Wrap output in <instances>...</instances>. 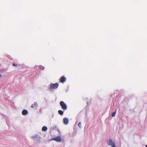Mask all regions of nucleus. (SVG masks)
Segmentation results:
<instances>
[{"label":"nucleus","mask_w":147,"mask_h":147,"mask_svg":"<svg viewBox=\"0 0 147 147\" xmlns=\"http://www.w3.org/2000/svg\"><path fill=\"white\" fill-rule=\"evenodd\" d=\"M13 66H16L17 65V64H15V63H13Z\"/></svg>","instance_id":"13"},{"label":"nucleus","mask_w":147,"mask_h":147,"mask_svg":"<svg viewBox=\"0 0 147 147\" xmlns=\"http://www.w3.org/2000/svg\"><path fill=\"white\" fill-rule=\"evenodd\" d=\"M58 113L60 115H63V111L62 110H59L58 111Z\"/></svg>","instance_id":"9"},{"label":"nucleus","mask_w":147,"mask_h":147,"mask_svg":"<svg viewBox=\"0 0 147 147\" xmlns=\"http://www.w3.org/2000/svg\"><path fill=\"white\" fill-rule=\"evenodd\" d=\"M66 78L63 76H61L59 79V81L61 83H63L66 81Z\"/></svg>","instance_id":"4"},{"label":"nucleus","mask_w":147,"mask_h":147,"mask_svg":"<svg viewBox=\"0 0 147 147\" xmlns=\"http://www.w3.org/2000/svg\"><path fill=\"white\" fill-rule=\"evenodd\" d=\"M1 77V75L0 74V78Z\"/></svg>","instance_id":"14"},{"label":"nucleus","mask_w":147,"mask_h":147,"mask_svg":"<svg viewBox=\"0 0 147 147\" xmlns=\"http://www.w3.org/2000/svg\"><path fill=\"white\" fill-rule=\"evenodd\" d=\"M145 147H147V144L146 146Z\"/></svg>","instance_id":"15"},{"label":"nucleus","mask_w":147,"mask_h":147,"mask_svg":"<svg viewBox=\"0 0 147 147\" xmlns=\"http://www.w3.org/2000/svg\"><path fill=\"white\" fill-rule=\"evenodd\" d=\"M78 127L80 128H81V123L80 122L78 124Z\"/></svg>","instance_id":"11"},{"label":"nucleus","mask_w":147,"mask_h":147,"mask_svg":"<svg viewBox=\"0 0 147 147\" xmlns=\"http://www.w3.org/2000/svg\"><path fill=\"white\" fill-rule=\"evenodd\" d=\"M28 113V111L26 110H24L22 112V114L23 115H26Z\"/></svg>","instance_id":"8"},{"label":"nucleus","mask_w":147,"mask_h":147,"mask_svg":"<svg viewBox=\"0 0 147 147\" xmlns=\"http://www.w3.org/2000/svg\"><path fill=\"white\" fill-rule=\"evenodd\" d=\"M59 86L58 83H55V84H50V88L51 89H54L57 88Z\"/></svg>","instance_id":"2"},{"label":"nucleus","mask_w":147,"mask_h":147,"mask_svg":"<svg viewBox=\"0 0 147 147\" xmlns=\"http://www.w3.org/2000/svg\"><path fill=\"white\" fill-rule=\"evenodd\" d=\"M108 144L109 145L111 146L112 147H116L114 142H113V140L111 139L109 140L108 143Z\"/></svg>","instance_id":"3"},{"label":"nucleus","mask_w":147,"mask_h":147,"mask_svg":"<svg viewBox=\"0 0 147 147\" xmlns=\"http://www.w3.org/2000/svg\"><path fill=\"white\" fill-rule=\"evenodd\" d=\"M38 104L37 102H35L34 104H32V105L31 106V107L32 108L36 109L37 108V107H38Z\"/></svg>","instance_id":"5"},{"label":"nucleus","mask_w":147,"mask_h":147,"mask_svg":"<svg viewBox=\"0 0 147 147\" xmlns=\"http://www.w3.org/2000/svg\"><path fill=\"white\" fill-rule=\"evenodd\" d=\"M115 112H113L112 114V116L113 117H114L115 115Z\"/></svg>","instance_id":"12"},{"label":"nucleus","mask_w":147,"mask_h":147,"mask_svg":"<svg viewBox=\"0 0 147 147\" xmlns=\"http://www.w3.org/2000/svg\"><path fill=\"white\" fill-rule=\"evenodd\" d=\"M63 121L65 125H67L68 123L69 120L67 118H65L63 119Z\"/></svg>","instance_id":"7"},{"label":"nucleus","mask_w":147,"mask_h":147,"mask_svg":"<svg viewBox=\"0 0 147 147\" xmlns=\"http://www.w3.org/2000/svg\"><path fill=\"white\" fill-rule=\"evenodd\" d=\"M47 127L45 126H43L42 129V130L43 131H46L47 130Z\"/></svg>","instance_id":"10"},{"label":"nucleus","mask_w":147,"mask_h":147,"mask_svg":"<svg viewBox=\"0 0 147 147\" xmlns=\"http://www.w3.org/2000/svg\"><path fill=\"white\" fill-rule=\"evenodd\" d=\"M53 139L55 141L57 142H60L61 141V139L60 137L59 136H58L56 138H54Z\"/></svg>","instance_id":"6"},{"label":"nucleus","mask_w":147,"mask_h":147,"mask_svg":"<svg viewBox=\"0 0 147 147\" xmlns=\"http://www.w3.org/2000/svg\"><path fill=\"white\" fill-rule=\"evenodd\" d=\"M60 105L64 111L67 109V106L65 103L63 101H61L60 102Z\"/></svg>","instance_id":"1"}]
</instances>
